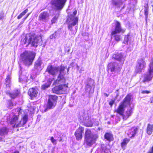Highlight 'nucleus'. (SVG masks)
<instances>
[{
	"label": "nucleus",
	"mask_w": 153,
	"mask_h": 153,
	"mask_svg": "<svg viewBox=\"0 0 153 153\" xmlns=\"http://www.w3.org/2000/svg\"><path fill=\"white\" fill-rule=\"evenodd\" d=\"M29 38L27 36H25L23 40L24 44H26L28 40V45L31 44L32 46L36 47L39 42L42 41V36L40 35H36L35 33H30L28 34Z\"/></svg>",
	"instance_id": "nucleus-1"
},
{
	"label": "nucleus",
	"mask_w": 153,
	"mask_h": 153,
	"mask_svg": "<svg viewBox=\"0 0 153 153\" xmlns=\"http://www.w3.org/2000/svg\"><path fill=\"white\" fill-rule=\"evenodd\" d=\"M35 56V53L25 51L21 54L20 60L26 65L29 66L32 64Z\"/></svg>",
	"instance_id": "nucleus-2"
},
{
	"label": "nucleus",
	"mask_w": 153,
	"mask_h": 153,
	"mask_svg": "<svg viewBox=\"0 0 153 153\" xmlns=\"http://www.w3.org/2000/svg\"><path fill=\"white\" fill-rule=\"evenodd\" d=\"M98 137L95 136L91 129L86 128L84 134V142L86 145L90 147L95 143Z\"/></svg>",
	"instance_id": "nucleus-3"
},
{
	"label": "nucleus",
	"mask_w": 153,
	"mask_h": 153,
	"mask_svg": "<svg viewBox=\"0 0 153 153\" xmlns=\"http://www.w3.org/2000/svg\"><path fill=\"white\" fill-rule=\"evenodd\" d=\"M126 30V29L122 28L120 23L119 22L115 21V29L111 31V37H113L115 41L118 42L120 40L121 38L120 35L117 33H125Z\"/></svg>",
	"instance_id": "nucleus-4"
},
{
	"label": "nucleus",
	"mask_w": 153,
	"mask_h": 153,
	"mask_svg": "<svg viewBox=\"0 0 153 153\" xmlns=\"http://www.w3.org/2000/svg\"><path fill=\"white\" fill-rule=\"evenodd\" d=\"M132 96L131 94H127L123 100L119 104L117 109L114 111H117L120 113L123 112V111L125 110V108L131 105Z\"/></svg>",
	"instance_id": "nucleus-5"
},
{
	"label": "nucleus",
	"mask_w": 153,
	"mask_h": 153,
	"mask_svg": "<svg viewBox=\"0 0 153 153\" xmlns=\"http://www.w3.org/2000/svg\"><path fill=\"white\" fill-rule=\"evenodd\" d=\"M68 88V84H60L54 87L52 91L53 93L57 94H63L66 93Z\"/></svg>",
	"instance_id": "nucleus-6"
},
{
	"label": "nucleus",
	"mask_w": 153,
	"mask_h": 153,
	"mask_svg": "<svg viewBox=\"0 0 153 153\" xmlns=\"http://www.w3.org/2000/svg\"><path fill=\"white\" fill-rule=\"evenodd\" d=\"M146 67V63L144 59L140 58L138 59L135 67V73L136 74L140 73L142 70L145 69Z\"/></svg>",
	"instance_id": "nucleus-7"
},
{
	"label": "nucleus",
	"mask_w": 153,
	"mask_h": 153,
	"mask_svg": "<svg viewBox=\"0 0 153 153\" xmlns=\"http://www.w3.org/2000/svg\"><path fill=\"white\" fill-rule=\"evenodd\" d=\"M149 68L148 69L149 74H145L142 82L143 83L148 82L151 81L153 77V58L149 64Z\"/></svg>",
	"instance_id": "nucleus-8"
},
{
	"label": "nucleus",
	"mask_w": 153,
	"mask_h": 153,
	"mask_svg": "<svg viewBox=\"0 0 153 153\" xmlns=\"http://www.w3.org/2000/svg\"><path fill=\"white\" fill-rule=\"evenodd\" d=\"M67 0H51L50 4L57 10H61L64 6Z\"/></svg>",
	"instance_id": "nucleus-9"
},
{
	"label": "nucleus",
	"mask_w": 153,
	"mask_h": 153,
	"mask_svg": "<svg viewBox=\"0 0 153 153\" xmlns=\"http://www.w3.org/2000/svg\"><path fill=\"white\" fill-rule=\"evenodd\" d=\"M58 97L55 95H50L48 96L47 109H51L56 106Z\"/></svg>",
	"instance_id": "nucleus-10"
},
{
	"label": "nucleus",
	"mask_w": 153,
	"mask_h": 153,
	"mask_svg": "<svg viewBox=\"0 0 153 153\" xmlns=\"http://www.w3.org/2000/svg\"><path fill=\"white\" fill-rule=\"evenodd\" d=\"M66 68L65 67L61 65L60 66L59 70V74L56 80V82L58 83H65L66 81V79L64 76L65 74H63L64 71L65 70Z\"/></svg>",
	"instance_id": "nucleus-11"
},
{
	"label": "nucleus",
	"mask_w": 153,
	"mask_h": 153,
	"mask_svg": "<svg viewBox=\"0 0 153 153\" xmlns=\"http://www.w3.org/2000/svg\"><path fill=\"white\" fill-rule=\"evenodd\" d=\"M117 64L115 62H109L107 65V69L108 71H110L111 72L119 73L122 69V67H116Z\"/></svg>",
	"instance_id": "nucleus-12"
},
{
	"label": "nucleus",
	"mask_w": 153,
	"mask_h": 153,
	"mask_svg": "<svg viewBox=\"0 0 153 153\" xmlns=\"http://www.w3.org/2000/svg\"><path fill=\"white\" fill-rule=\"evenodd\" d=\"M39 93V90L37 87L35 86L29 88L27 92L30 99L33 100L37 97Z\"/></svg>",
	"instance_id": "nucleus-13"
},
{
	"label": "nucleus",
	"mask_w": 153,
	"mask_h": 153,
	"mask_svg": "<svg viewBox=\"0 0 153 153\" xmlns=\"http://www.w3.org/2000/svg\"><path fill=\"white\" fill-rule=\"evenodd\" d=\"M84 131V128L81 126L76 129L74 134L77 140H80L82 139Z\"/></svg>",
	"instance_id": "nucleus-14"
},
{
	"label": "nucleus",
	"mask_w": 153,
	"mask_h": 153,
	"mask_svg": "<svg viewBox=\"0 0 153 153\" xmlns=\"http://www.w3.org/2000/svg\"><path fill=\"white\" fill-rule=\"evenodd\" d=\"M125 110L122 113H120L117 111H114V113H116L120 116H122L123 119L124 120H126L130 116H131L133 112L132 108H131L129 109L126 110L124 114Z\"/></svg>",
	"instance_id": "nucleus-15"
},
{
	"label": "nucleus",
	"mask_w": 153,
	"mask_h": 153,
	"mask_svg": "<svg viewBox=\"0 0 153 153\" xmlns=\"http://www.w3.org/2000/svg\"><path fill=\"white\" fill-rule=\"evenodd\" d=\"M6 94L8 95L11 99H14L18 96L20 94V90L18 89L13 90L12 92L6 91Z\"/></svg>",
	"instance_id": "nucleus-16"
},
{
	"label": "nucleus",
	"mask_w": 153,
	"mask_h": 153,
	"mask_svg": "<svg viewBox=\"0 0 153 153\" xmlns=\"http://www.w3.org/2000/svg\"><path fill=\"white\" fill-rule=\"evenodd\" d=\"M58 69V67H54L52 65H50L48 66L46 71L48 72V74H50L54 76H56V74L55 71L57 70Z\"/></svg>",
	"instance_id": "nucleus-17"
},
{
	"label": "nucleus",
	"mask_w": 153,
	"mask_h": 153,
	"mask_svg": "<svg viewBox=\"0 0 153 153\" xmlns=\"http://www.w3.org/2000/svg\"><path fill=\"white\" fill-rule=\"evenodd\" d=\"M138 131L137 128L134 126L127 130L126 134L129 138H132L135 136Z\"/></svg>",
	"instance_id": "nucleus-18"
},
{
	"label": "nucleus",
	"mask_w": 153,
	"mask_h": 153,
	"mask_svg": "<svg viewBox=\"0 0 153 153\" xmlns=\"http://www.w3.org/2000/svg\"><path fill=\"white\" fill-rule=\"evenodd\" d=\"M112 57L115 60L123 63L125 59L122 53L117 52L113 54Z\"/></svg>",
	"instance_id": "nucleus-19"
},
{
	"label": "nucleus",
	"mask_w": 153,
	"mask_h": 153,
	"mask_svg": "<svg viewBox=\"0 0 153 153\" xmlns=\"http://www.w3.org/2000/svg\"><path fill=\"white\" fill-rule=\"evenodd\" d=\"M49 14L47 11H44L40 13L38 18V20L40 21H45L48 18Z\"/></svg>",
	"instance_id": "nucleus-20"
},
{
	"label": "nucleus",
	"mask_w": 153,
	"mask_h": 153,
	"mask_svg": "<svg viewBox=\"0 0 153 153\" xmlns=\"http://www.w3.org/2000/svg\"><path fill=\"white\" fill-rule=\"evenodd\" d=\"M27 120L28 116L27 114H25L19 123L16 125V127H19L23 126L27 122Z\"/></svg>",
	"instance_id": "nucleus-21"
},
{
	"label": "nucleus",
	"mask_w": 153,
	"mask_h": 153,
	"mask_svg": "<svg viewBox=\"0 0 153 153\" xmlns=\"http://www.w3.org/2000/svg\"><path fill=\"white\" fill-rule=\"evenodd\" d=\"M19 113L18 115H16L15 114H13V117L10 119V123L11 125H13L14 126H16L19 119Z\"/></svg>",
	"instance_id": "nucleus-22"
},
{
	"label": "nucleus",
	"mask_w": 153,
	"mask_h": 153,
	"mask_svg": "<svg viewBox=\"0 0 153 153\" xmlns=\"http://www.w3.org/2000/svg\"><path fill=\"white\" fill-rule=\"evenodd\" d=\"M130 139L128 138H124L120 143L121 147L125 150L127 144L129 142Z\"/></svg>",
	"instance_id": "nucleus-23"
},
{
	"label": "nucleus",
	"mask_w": 153,
	"mask_h": 153,
	"mask_svg": "<svg viewBox=\"0 0 153 153\" xmlns=\"http://www.w3.org/2000/svg\"><path fill=\"white\" fill-rule=\"evenodd\" d=\"M104 138L108 141L110 142L114 140V137L113 134L110 132H106L104 135Z\"/></svg>",
	"instance_id": "nucleus-24"
},
{
	"label": "nucleus",
	"mask_w": 153,
	"mask_h": 153,
	"mask_svg": "<svg viewBox=\"0 0 153 153\" xmlns=\"http://www.w3.org/2000/svg\"><path fill=\"white\" fill-rule=\"evenodd\" d=\"M42 64V61L40 59H37L34 63V68L37 70L41 68V65Z\"/></svg>",
	"instance_id": "nucleus-25"
},
{
	"label": "nucleus",
	"mask_w": 153,
	"mask_h": 153,
	"mask_svg": "<svg viewBox=\"0 0 153 153\" xmlns=\"http://www.w3.org/2000/svg\"><path fill=\"white\" fill-rule=\"evenodd\" d=\"M73 23L68 25V29H71L73 26L75 25L78 23V18L76 16L73 19Z\"/></svg>",
	"instance_id": "nucleus-26"
},
{
	"label": "nucleus",
	"mask_w": 153,
	"mask_h": 153,
	"mask_svg": "<svg viewBox=\"0 0 153 153\" xmlns=\"http://www.w3.org/2000/svg\"><path fill=\"white\" fill-rule=\"evenodd\" d=\"M153 131V125L149 123L147 124L146 132L149 135L151 134Z\"/></svg>",
	"instance_id": "nucleus-27"
},
{
	"label": "nucleus",
	"mask_w": 153,
	"mask_h": 153,
	"mask_svg": "<svg viewBox=\"0 0 153 153\" xmlns=\"http://www.w3.org/2000/svg\"><path fill=\"white\" fill-rule=\"evenodd\" d=\"M130 33H128L127 35H125L123 43L125 44L128 45V42L130 39Z\"/></svg>",
	"instance_id": "nucleus-28"
},
{
	"label": "nucleus",
	"mask_w": 153,
	"mask_h": 153,
	"mask_svg": "<svg viewBox=\"0 0 153 153\" xmlns=\"http://www.w3.org/2000/svg\"><path fill=\"white\" fill-rule=\"evenodd\" d=\"M8 132V128L5 126L2 127L0 129V135H3L7 134Z\"/></svg>",
	"instance_id": "nucleus-29"
},
{
	"label": "nucleus",
	"mask_w": 153,
	"mask_h": 153,
	"mask_svg": "<svg viewBox=\"0 0 153 153\" xmlns=\"http://www.w3.org/2000/svg\"><path fill=\"white\" fill-rule=\"evenodd\" d=\"M6 103L7 108L8 109H11L13 108V104L11 99L7 100Z\"/></svg>",
	"instance_id": "nucleus-30"
},
{
	"label": "nucleus",
	"mask_w": 153,
	"mask_h": 153,
	"mask_svg": "<svg viewBox=\"0 0 153 153\" xmlns=\"http://www.w3.org/2000/svg\"><path fill=\"white\" fill-rule=\"evenodd\" d=\"M11 80V75L10 74L7 75L5 80V82L6 83H7L6 85L7 87L8 85V87H10V85L9 84L10 83Z\"/></svg>",
	"instance_id": "nucleus-31"
},
{
	"label": "nucleus",
	"mask_w": 153,
	"mask_h": 153,
	"mask_svg": "<svg viewBox=\"0 0 153 153\" xmlns=\"http://www.w3.org/2000/svg\"><path fill=\"white\" fill-rule=\"evenodd\" d=\"M28 10L27 9H26L23 10L18 16L17 17V19H20L22 18L28 12Z\"/></svg>",
	"instance_id": "nucleus-32"
},
{
	"label": "nucleus",
	"mask_w": 153,
	"mask_h": 153,
	"mask_svg": "<svg viewBox=\"0 0 153 153\" xmlns=\"http://www.w3.org/2000/svg\"><path fill=\"white\" fill-rule=\"evenodd\" d=\"M112 4L113 5L117 6L118 7H120V5L122 4V2H120L117 0H111Z\"/></svg>",
	"instance_id": "nucleus-33"
},
{
	"label": "nucleus",
	"mask_w": 153,
	"mask_h": 153,
	"mask_svg": "<svg viewBox=\"0 0 153 153\" xmlns=\"http://www.w3.org/2000/svg\"><path fill=\"white\" fill-rule=\"evenodd\" d=\"M93 125V124L91 120H89L84 124V126L86 127H91Z\"/></svg>",
	"instance_id": "nucleus-34"
},
{
	"label": "nucleus",
	"mask_w": 153,
	"mask_h": 153,
	"mask_svg": "<svg viewBox=\"0 0 153 153\" xmlns=\"http://www.w3.org/2000/svg\"><path fill=\"white\" fill-rule=\"evenodd\" d=\"M59 17V16H55L51 19V24H53L56 22Z\"/></svg>",
	"instance_id": "nucleus-35"
},
{
	"label": "nucleus",
	"mask_w": 153,
	"mask_h": 153,
	"mask_svg": "<svg viewBox=\"0 0 153 153\" xmlns=\"http://www.w3.org/2000/svg\"><path fill=\"white\" fill-rule=\"evenodd\" d=\"M149 9H144V13L146 19H147L149 14Z\"/></svg>",
	"instance_id": "nucleus-36"
},
{
	"label": "nucleus",
	"mask_w": 153,
	"mask_h": 153,
	"mask_svg": "<svg viewBox=\"0 0 153 153\" xmlns=\"http://www.w3.org/2000/svg\"><path fill=\"white\" fill-rule=\"evenodd\" d=\"M101 148L104 152H105L107 151V149L106 146L104 144H102L101 145Z\"/></svg>",
	"instance_id": "nucleus-37"
},
{
	"label": "nucleus",
	"mask_w": 153,
	"mask_h": 153,
	"mask_svg": "<svg viewBox=\"0 0 153 153\" xmlns=\"http://www.w3.org/2000/svg\"><path fill=\"white\" fill-rule=\"evenodd\" d=\"M50 140H51L52 143L53 144H57L56 140L54 139L53 137H51Z\"/></svg>",
	"instance_id": "nucleus-38"
},
{
	"label": "nucleus",
	"mask_w": 153,
	"mask_h": 153,
	"mask_svg": "<svg viewBox=\"0 0 153 153\" xmlns=\"http://www.w3.org/2000/svg\"><path fill=\"white\" fill-rule=\"evenodd\" d=\"M56 36V31H55L54 33L51 34L50 36V39H53L55 38Z\"/></svg>",
	"instance_id": "nucleus-39"
},
{
	"label": "nucleus",
	"mask_w": 153,
	"mask_h": 153,
	"mask_svg": "<svg viewBox=\"0 0 153 153\" xmlns=\"http://www.w3.org/2000/svg\"><path fill=\"white\" fill-rule=\"evenodd\" d=\"M115 99H114L113 100H111L109 102V104L110 105V106L111 107L114 104V103L115 102Z\"/></svg>",
	"instance_id": "nucleus-40"
},
{
	"label": "nucleus",
	"mask_w": 153,
	"mask_h": 153,
	"mask_svg": "<svg viewBox=\"0 0 153 153\" xmlns=\"http://www.w3.org/2000/svg\"><path fill=\"white\" fill-rule=\"evenodd\" d=\"M49 86V85H47V84H45L42 85V88L44 90L48 88Z\"/></svg>",
	"instance_id": "nucleus-41"
},
{
	"label": "nucleus",
	"mask_w": 153,
	"mask_h": 153,
	"mask_svg": "<svg viewBox=\"0 0 153 153\" xmlns=\"http://www.w3.org/2000/svg\"><path fill=\"white\" fill-rule=\"evenodd\" d=\"M144 7V9H149V3L148 2H147L145 4Z\"/></svg>",
	"instance_id": "nucleus-42"
},
{
	"label": "nucleus",
	"mask_w": 153,
	"mask_h": 153,
	"mask_svg": "<svg viewBox=\"0 0 153 153\" xmlns=\"http://www.w3.org/2000/svg\"><path fill=\"white\" fill-rule=\"evenodd\" d=\"M141 93L142 94H148L150 93L151 92L149 91L143 90L141 91Z\"/></svg>",
	"instance_id": "nucleus-43"
},
{
	"label": "nucleus",
	"mask_w": 153,
	"mask_h": 153,
	"mask_svg": "<svg viewBox=\"0 0 153 153\" xmlns=\"http://www.w3.org/2000/svg\"><path fill=\"white\" fill-rule=\"evenodd\" d=\"M4 18V15L3 13H0V20L3 19Z\"/></svg>",
	"instance_id": "nucleus-44"
},
{
	"label": "nucleus",
	"mask_w": 153,
	"mask_h": 153,
	"mask_svg": "<svg viewBox=\"0 0 153 153\" xmlns=\"http://www.w3.org/2000/svg\"><path fill=\"white\" fill-rule=\"evenodd\" d=\"M147 153H153V145L150 149L148 152Z\"/></svg>",
	"instance_id": "nucleus-45"
},
{
	"label": "nucleus",
	"mask_w": 153,
	"mask_h": 153,
	"mask_svg": "<svg viewBox=\"0 0 153 153\" xmlns=\"http://www.w3.org/2000/svg\"><path fill=\"white\" fill-rule=\"evenodd\" d=\"M77 13V11L76 10H74L72 16H75L76 14Z\"/></svg>",
	"instance_id": "nucleus-46"
},
{
	"label": "nucleus",
	"mask_w": 153,
	"mask_h": 153,
	"mask_svg": "<svg viewBox=\"0 0 153 153\" xmlns=\"http://www.w3.org/2000/svg\"><path fill=\"white\" fill-rule=\"evenodd\" d=\"M28 17V16L26 15V16L23 19V21L22 22V23L21 22V24H22L24 21Z\"/></svg>",
	"instance_id": "nucleus-47"
},
{
	"label": "nucleus",
	"mask_w": 153,
	"mask_h": 153,
	"mask_svg": "<svg viewBox=\"0 0 153 153\" xmlns=\"http://www.w3.org/2000/svg\"><path fill=\"white\" fill-rule=\"evenodd\" d=\"M150 102L151 103H153V96L150 99Z\"/></svg>",
	"instance_id": "nucleus-48"
},
{
	"label": "nucleus",
	"mask_w": 153,
	"mask_h": 153,
	"mask_svg": "<svg viewBox=\"0 0 153 153\" xmlns=\"http://www.w3.org/2000/svg\"><path fill=\"white\" fill-rule=\"evenodd\" d=\"M30 78L33 80L34 79V78L33 77V76L31 75L30 76Z\"/></svg>",
	"instance_id": "nucleus-49"
},
{
	"label": "nucleus",
	"mask_w": 153,
	"mask_h": 153,
	"mask_svg": "<svg viewBox=\"0 0 153 153\" xmlns=\"http://www.w3.org/2000/svg\"><path fill=\"white\" fill-rule=\"evenodd\" d=\"M22 109L21 108H19L18 109V111L19 112V113L21 112V111Z\"/></svg>",
	"instance_id": "nucleus-50"
},
{
	"label": "nucleus",
	"mask_w": 153,
	"mask_h": 153,
	"mask_svg": "<svg viewBox=\"0 0 153 153\" xmlns=\"http://www.w3.org/2000/svg\"><path fill=\"white\" fill-rule=\"evenodd\" d=\"M13 153H19V152L18 151H15Z\"/></svg>",
	"instance_id": "nucleus-51"
},
{
	"label": "nucleus",
	"mask_w": 153,
	"mask_h": 153,
	"mask_svg": "<svg viewBox=\"0 0 153 153\" xmlns=\"http://www.w3.org/2000/svg\"><path fill=\"white\" fill-rule=\"evenodd\" d=\"M104 94L107 97H108L109 95L108 94H107L105 93H104Z\"/></svg>",
	"instance_id": "nucleus-52"
},
{
	"label": "nucleus",
	"mask_w": 153,
	"mask_h": 153,
	"mask_svg": "<svg viewBox=\"0 0 153 153\" xmlns=\"http://www.w3.org/2000/svg\"><path fill=\"white\" fill-rule=\"evenodd\" d=\"M3 138L2 137H0V142L2 141Z\"/></svg>",
	"instance_id": "nucleus-53"
},
{
	"label": "nucleus",
	"mask_w": 153,
	"mask_h": 153,
	"mask_svg": "<svg viewBox=\"0 0 153 153\" xmlns=\"http://www.w3.org/2000/svg\"><path fill=\"white\" fill-rule=\"evenodd\" d=\"M30 13H28L27 15V16H29L30 15Z\"/></svg>",
	"instance_id": "nucleus-54"
},
{
	"label": "nucleus",
	"mask_w": 153,
	"mask_h": 153,
	"mask_svg": "<svg viewBox=\"0 0 153 153\" xmlns=\"http://www.w3.org/2000/svg\"><path fill=\"white\" fill-rule=\"evenodd\" d=\"M62 140V138L61 137L60 139L59 140V141H61Z\"/></svg>",
	"instance_id": "nucleus-55"
},
{
	"label": "nucleus",
	"mask_w": 153,
	"mask_h": 153,
	"mask_svg": "<svg viewBox=\"0 0 153 153\" xmlns=\"http://www.w3.org/2000/svg\"><path fill=\"white\" fill-rule=\"evenodd\" d=\"M70 50V49H69L68 50V52Z\"/></svg>",
	"instance_id": "nucleus-56"
},
{
	"label": "nucleus",
	"mask_w": 153,
	"mask_h": 153,
	"mask_svg": "<svg viewBox=\"0 0 153 153\" xmlns=\"http://www.w3.org/2000/svg\"><path fill=\"white\" fill-rule=\"evenodd\" d=\"M152 11L153 12V4L152 5Z\"/></svg>",
	"instance_id": "nucleus-57"
}]
</instances>
